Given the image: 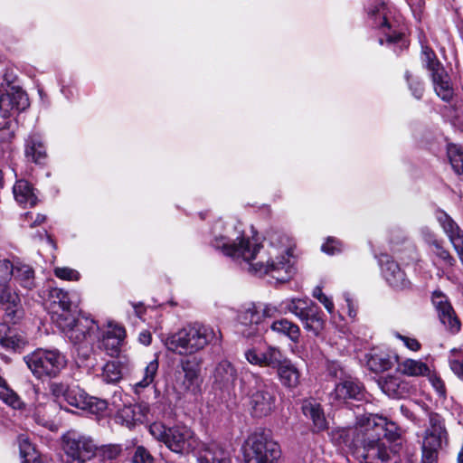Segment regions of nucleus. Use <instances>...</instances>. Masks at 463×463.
<instances>
[{
	"label": "nucleus",
	"mask_w": 463,
	"mask_h": 463,
	"mask_svg": "<svg viewBox=\"0 0 463 463\" xmlns=\"http://www.w3.org/2000/svg\"><path fill=\"white\" fill-rule=\"evenodd\" d=\"M56 410V405L53 402H38L34 407L33 417L37 424L51 428L53 424Z\"/></svg>",
	"instance_id": "obj_28"
},
{
	"label": "nucleus",
	"mask_w": 463,
	"mask_h": 463,
	"mask_svg": "<svg viewBox=\"0 0 463 463\" xmlns=\"http://www.w3.org/2000/svg\"><path fill=\"white\" fill-rule=\"evenodd\" d=\"M410 88L412 90V94L416 99H420L423 94V87L422 84L419 81L410 83Z\"/></svg>",
	"instance_id": "obj_64"
},
{
	"label": "nucleus",
	"mask_w": 463,
	"mask_h": 463,
	"mask_svg": "<svg viewBox=\"0 0 463 463\" xmlns=\"http://www.w3.org/2000/svg\"><path fill=\"white\" fill-rule=\"evenodd\" d=\"M434 90L436 94L445 101H449L453 95L454 90L450 80V77L445 69L434 72L431 75Z\"/></svg>",
	"instance_id": "obj_26"
},
{
	"label": "nucleus",
	"mask_w": 463,
	"mask_h": 463,
	"mask_svg": "<svg viewBox=\"0 0 463 463\" xmlns=\"http://www.w3.org/2000/svg\"><path fill=\"white\" fill-rule=\"evenodd\" d=\"M251 377L254 385L247 393L251 413L258 418L268 416L275 408L276 396L273 386L257 373H252Z\"/></svg>",
	"instance_id": "obj_7"
},
{
	"label": "nucleus",
	"mask_w": 463,
	"mask_h": 463,
	"mask_svg": "<svg viewBox=\"0 0 463 463\" xmlns=\"http://www.w3.org/2000/svg\"><path fill=\"white\" fill-rule=\"evenodd\" d=\"M271 331L279 335L287 336L295 344L299 342L300 328L299 326L287 318L275 320L270 326Z\"/></svg>",
	"instance_id": "obj_30"
},
{
	"label": "nucleus",
	"mask_w": 463,
	"mask_h": 463,
	"mask_svg": "<svg viewBox=\"0 0 463 463\" xmlns=\"http://www.w3.org/2000/svg\"><path fill=\"white\" fill-rule=\"evenodd\" d=\"M212 245L236 261L249 264V271L257 276L270 275L279 282H286L295 273L292 259L295 243L286 234L273 232L265 247L255 238L236 235L232 225L222 220L212 228Z\"/></svg>",
	"instance_id": "obj_1"
},
{
	"label": "nucleus",
	"mask_w": 463,
	"mask_h": 463,
	"mask_svg": "<svg viewBox=\"0 0 463 463\" xmlns=\"http://www.w3.org/2000/svg\"><path fill=\"white\" fill-rule=\"evenodd\" d=\"M122 366L119 362L110 361L104 364L100 378L106 383H117L122 379Z\"/></svg>",
	"instance_id": "obj_41"
},
{
	"label": "nucleus",
	"mask_w": 463,
	"mask_h": 463,
	"mask_svg": "<svg viewBox=\"0 0 463 463\" xmlns=\"http://www.w3.org/2000/svg\"><path fill=\"white\" fill-rule=\"evenodd\" d=\"M430 250L441 261L443 265L447 267H452L454 265V258L451 256L449 251L443 247L441 241H433Z\"/></svg>",
	"instance_id": "obj_47"
},
{
	"label": "nucleus",
	"mask_w": 463,
	"mask_h": 463,
	"mask_svg": "<svg viewBox=\"0 0 463 463\" xmlns=\"http://www.w3.org/2000/svg\"><path fill=\"white\" fill-rule=\"evenodd\" d=\"M148 430L155 439L163 442L172 452L180 455L197 451L202 443L194 432L185 425L166 427L161 422H154L149 425Z\"/></svg>",
	"instance_id": "obj_4"
},
{
	"label": "nucleus",
	"mask_w": 463,
	"mask_h": 463,
	"mask_svg": "<svg viewBox=\"0 0 463 463\" xmlns=\"http://www.w3.org/2000/svg\"><path fill=\"white\" fill-rule=\"evenodd\" d=\"M0 400L14 410H23L25 403L0 375Z\"/></svg>",
	"instance_id": "obj_35"
},
{
	"label": "nucleus",
	"mask_w": 463,
	"mask_h": 463,
	"mask_svg": "<svg viewBox=\"0 0 463 463\" xmlns=\"http://www.w3.org/2000/svg\"><path fill=\"white\" fill-rule=\"evenodd\" d=\"M196 454L198 463H232L229 451L215 440L202 442Z\"/></svg>",
	"instance_id": "obj_19"
},
{
	"label": "nucleus",
	"mask_w": 463,
	"mask_h": 463,
	"mask_svg": "<svg viewBox=\"0 0 463 463\" xmlns=\"http://www.w3.org/2000/svg\"><path fill=\"white\" fill-rule=\"evenodd\" d=\"M137 408L133 405H124L117 411L116 421L131 428L135 425L136 421L140 420L137 416Z\"/></svg>",
	"instance_id": "obj_42"
},
{
	"label": "nucleus",
	"mask_w": 463,
	"mask_h": 463,
	"mask_svg": "<svg viewBox=\"0 0 463 463\" xmlns=\"http://www.w3.org/2000/svg\"><path fill=\"white\" fill-rule=\"evenodd\" d=\"M25 156L36 163L40 164L45 158V149L42 139L38 135H31L25 142Z\"/></svg>",
	"instance_id": "obj_32"
},
{
	"label": "nucleus",
	"mask_w": 463,
	"mask_h": 463,
	"mask_svg": "<svg viewBox=\"0 0 463 463\" xmlns=\"http://www.w3.org/2000/svg\"><path fill=\"white\" fill-rule=\"evenodd\" d=\"M52 308V319L59 325L62 318H68L73 316L71 313V301L68 292L61 288H52L50 292Z\"/></svg>",
	"instance_id": "obj_22"
},
{
	"label": "nucleus",
	"mask_w": 463,
	"mask_h": 463,
	"mask_svg": "<svg viewBox=\"0 0 463 463\" xmlns=\"http://www.w3.org/2000/svg\"><path fill=\"white\" fill-rule=\"evenodd\" d=\"M365 12L372 25L385 36L389 43H398L403 35V24L397 10L384 0H367Z\"/></svg>",
	"instance_id": "obj_3"
},
{
	"label": "nucleus",
	"mask_w": 463,
	"mask_h": 463,
	"mask_svg": "<svg viewBox=\"0 0 463 463\" xmlns=\"http://www.w3.org/2000/svg\"><path fill=\"white\" fill-rule=\"evenodd\" d=\"M279 364L272 366L277 369L278 376L285 387L296 388L299 383L300 373L292 362L280 352Z\"/></svg>",
	"instance_id": "obj_23"
},
{
	"label": "nucleus",
	"mask_w": 463,
	"mask_h": 463,
	"mask_svg": "<svg viewBox=\"0 0 463 463\" xmlns=\"http://www.w3.org/2000/svg\"><path fill=\"white\" fill-rule=\"evenodd\" d=\"M54 275L63 280L78 281L80 274L78 270L68 267H57L53 270Z\"/></svg>",
	"instance_id": "obj_53"
},
{
	"label": "nucleus",
	"mask_w": 463,
	"mask_h": 463,
	"mask_svg": "<svg viewBox=\"0 0 463 463\" xmlns=\"http://www.w3.org/2000/svg\"><path fill=\"white\" fill-rule=\"evenodd\" d=\"M86 403V409H83V411L95 415L102 414L108 408V402L105 400L90 395Z\"/></svg>",
	"instance_id": "obj_50"
},
{
	"label": "nucleus",
	"mask_w": 463,
	"mask_h": 463,
	"mask_svg": "<svg viewBox=\"0 0 463 463\" xmlns=\"http://www.w3.org/2000/svg\"><path fill=\"white\" fill-rule=\"evenodd\" d=\"M436 218L463 264V231L458 223L443 211H439Z\"/></svg>",
	"instance_id": "obj_18"
},
{
	"label": "nucleus",
	"mask_w": 463,
	"mask_h": 463,
	"mask_svg": "<svg viewBox=\"0 0 463 463\" xmlns=\"http://www.w3.org/2000/svg\"><path fill=\"white\" fill-rule=\"evenodd\" d=\"M451 370L460 377H463V356L449 361Z\"/></svg>",
	"instance_id": "obj_62"
},
{
	"label": "nucleus",
	"mask_w": 463,
	"mask_h": 463,
	"mask_svg": "<svg viewBox=\"0 0 463 463\" xmlns=\"http://www.w3.org/2000/svg\"><path fill=\"white\" fill-rule=\"evenodd\" d=\"M181 370L175 374V389L181 395L196 396L201 392L200 368L189 359L180 362Z\"/></svg>",
	"instance_id": "obj_11"
},
{
	"label": "nucleus",
	"mask_w": 463,
	"mask_h": 463,
	"mask_svg": "<svg viewBox=\"0 0 463 463\" xmlns=\"http://www.w3.org/2000/svg\"><path fill=\"white\" fill-rule=\"evenodd\" d=\"M367 366L373 372L378 373L390 369L392 362L389 354L383 352L373 351L367 355Z\"/></svg>",
	"instance_id": "obj_36"
},
{
	"label": "nucleus",
	"mask_w": 463,
	"mask_h": 463,
	"mask_svg": "<svg viewBox=\"0 0 463 463\" xmlns=\"http://www.w3.org/2000/svg\"><path fill=\"white\" fill-rule=\"evenodd\" d=\"M13 193L15 200L21 205L34 206L37 197L33 193L32 185L25 180H18L14 185Z\"/></svg>",
	"instance_id": "obj_29"
},
{
	"label": "nucleus",
	"mask_w": 463,
	"mask_h": 463,
	"mask_svg": "<svg viewBox=\"0 0 463 463\" xmlns=\"http://www.w3.org/2000/svg\"><path fill=\"white\" fill-rule=\"evenodd\" d=\"M280 448L264 433L254 432L244 446L245 463H280Z\"/></svg>",
	"instance_id": "obj_6"
},
{
	"label": "nucleus",
	"mask_w": 463,
	"mask_h": 463,
	"mask_svg": "<svg viewBox=\"0 0 463 463\" xmlns=\"http://www.w3.org/2000/svg\"><path fill=\"white\" fill-rule=\"evenodd\" d=\"M357 424L364 427L365 431L375 430L378 436L383 435L384 440L395 441L399 437V429L394 422L377 414H364L357 418Z\"/></svg>",
	"instance_id": "obj_14"
},
{
	"label": "nucleus",
	"mask_w": 463,
	"mask_h": 463,
	"mask_svg": "<svg viewBox=\"0 0 463 463\" xmlns=\"http://www.w3.org/2000/svg\"><path fill=\"white\" fill-rule=\"evenodd\" d=\"M222 340L220 329L201 323H190L168 334L163 343L168 351L180 355H193L209 345Z\"/></svg>",
	"instance_id": "obj_2"
},
{
	"label": "nucleus",
	"mask_w": 463,
	"mask_h": 463,
	"mask_svg": "<svg viewBox=\"0 0 463 463\" xmlns=\"http://www.w3.org/2000/svg\"><path fill=\"white\" fill-rule=\"evenodd\" d=\"M61 439L67 459L90 460L96 457L97 445L91 437L69 430L63 434Z\"/></svg>",
	"instance_id": "obj_10"
},
{
	"label": "nucleus",
	"mask_w": 463,
	"mask_h": 463,
	"mask_svg": "<svg viewBox=\"0 0 463 463\" xmlns=\"http://www.w3.org/2000/svg\"><path fill=\"white\" fill-rule=\"evenodd\" d=\"M16 122L9 120L0 128V142H9L14 136Z\"/></svg>",
	"instance_id": "obj_56"
},
{
	"label": "nucleus",
	"mask_w": 463,
	"mask_h": 463,
	"mask_svg": "<svg viewBox=\"0 0 463 463\" xmlns=\"http://www.w3.org/2000/svg\"><path fill=\"white\" fill-rule=\"evenodd\" d=\"M282 314L280 307H276L270 304L265 305L262 309L261 317H274L277 315Z\"/></svg>",
	"instance_id": "obj_61"
},
{
	"label": "nucleus",
	"mask_w": 463,
	"mask_h": 463,
	"mask_svg": "<svg viewBox=\"0 0 463 463\" xmlns=\"http://www.w3.org/2000/svg\"><path fill=\"white\" fill-rule=\"evenodd\" d=\"M14 265L6 259L0 260V288L8 286V282L14 274Z\"/></svg>",
	"instance_id": "obj_51"
},
{
	"label": "nucleus",
	"mask_w": 463,
	"mask_h": 463,
	"mask_svg": "<svg viewBox=\"0 0 463 463\" xmlns=\"http://www.w3.org/2000/svg\"><path fill=\"white\" fill-rule=\"evenodd\" d=\"M382 391L390 397L397 398L403 393L402 381L395 375H388L378 382Z\"/></svg>",
	"instance_id": "obj_38"
},
{
	"label": "nucleus",
	"mask_w": 463,
	"mask_h": 463,
	"mask_svg": "<svg viewBox=\"0 0 463 463\" xmlns=\"http://www.w3.org/2000/svg\"><path fill=\"white\" fill-rule=\"evenodd\" d=\"M362 388L360 384L352 380H345L335 385V390L330 393V399L341 404L347 399H359Z\"/></svg>",
	"instance_id": "obj_25"
},
{
	"label": "nucleus",
	"mask_w": 463,
	"mask_h": 463,
	"mask_svg": "<svg viewBox=\"0 0 463 463\" xmlns=\"http://www.w3.org/2000/svg\"><path fill=\"white\" fill-rule=\"evenodd\" d=\"M237 378V369L232 362L222 359L216 364L213 372V383L217 389L229 392L234 388Z\"/></svg>",
	"instance_id": "obj_17"
},
{
	"label": "nucleus",
	"mask_w": 463,
	"mask_h": 463,
	"mask_svg": "<svg viewBox=\"0 0 463 463\" xmlns=\"http://www.w3.org/2000/svg\"><path fill=\"white\" fill-rule=\"evenodd\" d=\"M431 300L438 312L440 322L451 333H458L460 330V322L457 317L448 297L440 290H435L432 294Z\"/></svg>",
	"instance_id": "obj_15"
},
{
	"label": "nucleus",
	"mask_w": 463,
	"mask_h": 463,
	"mask_svg": "<svg viewBox=\"0 0 463 463\" xmlns=\"http://www.w3.org/2000/svg\"><path fill=\"white\" fill-rule=\"evenodd\" d=\"M96 456L102 463H123L124 453L119 444H106L97 446Z\"/></svg>",
	"instance_id": "obj_31"
},
{
	"label": "nucleus",
	"mask_w": 463,
	"mask_h": 463,
	"mask_svg": "<svg viewBox=\"0 0 463 463\" xmlns=\"http://www.w3.org/2000/svg\"><path fill=\"white\" fill-rule=\"evenodd\" d=\"M18 445L22 463H41L38 452L27 437L24 435L19 436Z\"/></svg>",
	"instance_id": "obj_39"
},
{
	"label": "nucleus",
	"mask_w": 463,
	"mask_h": 463,
	"mask_svg": "<svg viewBox=\"0 0 463 463\" xmlns=\"http://www.w3.org/2000/svg\"><path fill=\"white\" fill-rule=\"evenodd\" d=\"M88 399V393L78 386H73L71 387L65 402L69 405L83 411V409H86Z\"/></svg>",
	"instance_id": "obj_45"
},
{
	"label": "nucleus",
	"mask_w": 463,
	"mask_h": 463,
	"mask_svg": "<svg viewBox=\"0 0 463 463\" xmlns=\"http://www.w3.org/2000/svg\"><path fill=\"white\" fill-rule=\"evenodd\" d=\"M303 323L304 328L317 336L321 334L325 327V319L317 312H312L310 309L300 320Z\"/></svg>",
	"instance_id": "obj_40"
},
{
	"label": "nucleus",
	"mask_w": 463,
	"mask_h": 463,
	"mask_svg": "<svg viewBox=\"0 0 463 463\" xmlns=\"http://www.w3.org/2000/svg\"><path fill=\"white\" fill-rule=\"evenodd\" d=\"M102 336H109L112 339L116 338L117 340L124 341L126 337V330L123 326L114 322H109L108 328L103 332Z\"/></svg>",
	"instance_id": "obj_54"
},
{
	"label": "nucleus",
	"mask_w": 463,
	"mask_h": 463,
	"mask_svg": "<svg viewBox=\"0 0 463 463\" xmlns=\"http://www.w3.org/2000/svg\"><path fill=\"white\" fill-rule=\"evenodd\" d=\"M301 409L303 414L312 421L313 431L320 432L327 429L328 422L320 403L313 399L305 400Z\"/></svg>",
	"instance_id": "obj_24"
},
{
	"label": "nucleus",
	"mask_w": 463,
	"mask_h": 463,
	"mask_svg": "<svg viewBox=\"0 0 463 463\" xmlns=\"http://www.w3.org/2000/svg\"><path fill=\"white\" fill-rule=\"evenodd\" d=\"M310 304L311 303H309L307 298H291L282 300L279 303V307L281 308L282 315L292 313L301 320L310 310Z\"/></svg>",
	"instance_id": "obj_27"
},
{
	"label": "nucleus",
	"mask_w": 463,
	"mask_h": 463,
	"mask_svg": "<svg viewBox=\"0 0 463 463\" xmlns=\"http://www.w3.org/2000/svg\"><path fill=\"white\" fill-rule=\"evenodd\" d=\"M157 370L158 360L156 358L146 365L142 372L141 379L134 383L133 388L136 393L148 387L154 382Z\"/></svg>",
	"instance_id": "obj_37"
},
{
	"label": "nucleus",
	"mask_w": 463,
	"mask_h": 463,
	"mask_svg": "<svg viewBox=\"0 0 463 463\" xmlns=\"http://www.w3.org/2000/svg\"><path fill=\"white\" fill-rule=\"evenodd\" d=\"M14 280L24 288L32 290L36 287L34 271L32 267L26 264H17L14 266Z\"/></svg>",
	"instance_id": "obj_34"
},
{
	"label": "nucleus",
	"mask_w": 463,
	"mask_h": 463,
	"mask_svg": "<svg viewBox=\"0 0 463 463\" xmlns=\"http://www.w3.org/2000/svg\"><path fill=\"white\" fill-rule=\"evenodd\" d=\"M344 297H345V300L347 304L349 317H354L356 316V310H355V305H354V300L352 299L349 293H345L344 295Z\"/></svg>",
	"instance_id": "obj_63"
},
{
	"label": "nucleus",
	"mask_w": 463,
	"mask_h": 463,
	"mask_svg": "<svg viewBox=\"0 0 463 463\" xmlns=\"http://www.w3.org/2000/svg\"><path fill=\"white\" fill-rule=\"evenodd\" d=\"M28 107V97L21 88L12 86L4 90L0 87V115L2 118H13Z\"/></svg>",
	"instance_id": "obj_12"
},
{
	"label": "nucleus",
	"mask_w": 463,
	"mask_h": 463,
	"mask_svg": "<svg viewBox=\"0 0 463 463\" xmlns=\"http://www.w3.org/2000/svg\"><path fill=\"white\" fill-rule=\"evenodd\" d=\"M392 449L383 439H367L364 443L361 463H386L391 459Z\"/></svg>",
	"instance_id": "obj_16"
},
{
	"label": "nucleus",
	"mask_w": 463,
	"mask_h": 463,
	"mask_svg": "<svg viewBox=\"0 0 463 463\" xmlns=\"http://www.w3.org/2000/svg\"><path fill=\"white\" fill-rule=\"evenodd\" d=\"M447 154L454 171L463 176V149L456 144H449Z\"/></svg>",
	"instance_id": "obj_43"
},
{
	"label": "nucleus",
	"mask_w": 463,
	"mask_h": 463,
	"mask_svg": "<svg viewBox=\"0 0 463 463\" xmlns=\"http://www.w3.org/2000/svg\"><path fill=\"white\" fill-rule=\"evenodd\" d=\"M71 387L62 383H52L50 392L56 401H65Z\"/></svg>",
	"instance_id": "obj_55"
},
{
	"label": "nucleus",
	"mask_w": 463,
	"mask_h": 463,
	"mask_svg": "<svg viewBox=\"0 0 463 463\" xmlns=\"http://www.w3.org/2000/svg\"><path fill=\"white\" fill-rule=\"evenodd\" d=\"M0 309L6 322L17 324L24 317V309L18 292L9 285L0 288Z\"/></svg>",
	"instance_id": "obj_13"
},
{
	"label": "nucleus",
	"mask_w": 463,
	"mask_h": 463,
	"mask_svg": "<svg viewBox=\"0 0 463 463\" xmlns=\"http://www.w3.org/2000/svg\"><path fill=\"white\" fill-rule=\"evenodd\" d=\"M398 370L404 375L411 377L425 376L430 373V368L421 360L407 358L398 364Z\"/></svg>",
	"instance_id": "obj_33"
},
{
	"label": "nucleus",
	"mask_w": 463,
	"mask_h": 463,
	"mask_svg": "<svg viewBox=\"0 0 463 463\" xmlns=\"http://www.w3.org/2000/svg\"><path fill=\"white\" fill-rule=\"evenodd\" d=\"M238 320L243 326L258 325L261 321V315L252 307L241 311L238 316Z\"/></svg>",
	"instance_id": "obj_48"
},
{
	"label": "nucleus",
	"mask_w": 463,
	"mask_h": 463,
	"mask_svg": "<svg viewBox=\"0 0 463 463\" xmlns=\"http://www.w3.org/2000/svg\"><path fill=\"white\" fill-rule=\"evenodd\" d=\"M394 335L411 351L417 352L421 348L420 343L414 337L402 335L400 333H395Z\"/></svg>",
	"instance_id": "obj_58"
},
{
	"label": "nucleus",
	"mask_w": 463,
	"mask_h": 463,
	"mask_svg": "<svg viewBox=\"0 0 463 463\" xmlns=\"http://www.w3.org/2000/svg\"><path fill=\"white\" fill-rule=\"evenodd\" d=\"M24 362L38 380L54 378L66 366L65 355L58 349L37 348L24 356Z\"/></svg>",
	"instance_id": "obj_5"
},
{
	"label": "nucleus",
	"mask_w": 463,
	"mask_h": 463,
	"mask_svg": "<svg viewBox=\"0 0 463 463\" xmlns=\"http://www.w3.org/2000/svg\"><path fill=\"white\" fill-rule=\"evenodd\" d=\"M124 341L110 338L109 336H101L99 347L103 349L109 355L115 356L119 351Z\"/></svg>",
	"instance_id": "obj_49"
},
{
	"label": "nucleus",
	"mask_w": 463,
	"mask_h": 463,
	"mask_svg": "<svg viewBox=\"0 0 463 463\" xmlns=\"http://www.w3.org/2000/svg\"><path fill=\"white\" fill-rule=\"evenodd\" d=\"M156 459L144 446H137L131 458V463H155Z\"/></svg>",
	"instance_id": "obj_52"
},
{
	"label": "nucleus",
	"mask_w": 463,
	"mask_h": 463,
	"mask_svg": "<svg viewBox=\"0 0 463 463\" xmlns=\"http://www.w3.org/2000/svg\"><path fill=\"white\" fill-rule=\"evenodd\" d=\"M421 59L427 69L431 72V75L444 69L433 50L428 46L422 47Z\"/></svg>",
	"instance_id": "obj_46"
},
{
	"label": "nucleus",
	"mask_w": 463,
	"mask_h": 463,
	"mask_svg": "<svg viewBox=\"0 0 463 463\" xmlns=\"http://www.w3.org/2000/svg\"><path fill=\"white\" fill-rule=\"evenodd\" d=\"M380 261L383 277L392 288L402 290L410 287L411 283L406 279L405 273L393 260L383 256Z\"/></svg>",
	"instance_id": "obj_20"
},
{
	"label": "nucleus",
	"mask_w": 463,
	"mask_h": 463,
	"mask_svg": "<svg viewBox=\"0 0 463 463\" xmlns=\"http://www.w3.org/2000/svg\"><path fill=\"white\" fill-rule=\"evenodd\" d=\"M448 441V432L444 420L437 413L430 415V428L426 430L422 441V463H433L438 450Z\"/></svg>",
	"instance_id": "obj_9"
},
{
	"label": "nucleus",
	"mask_w": 463,
	"mask_h": 463,
	"mask_svg": "<svg viewBox=\"0 0 463 463\" xmlns=\"http://www.w3.org/2000/svg\"><path fill=\"white\" fill-rule=\"evenodd\" d=\"M349 430L336 429L331 432V439L338 445H347L349 442Z\"/></svg>",
	"instance_id": "obj_57"
},
{
	"label": "nucleus",
	"mask_w": 463,
	"mask_h": 463,
	"mask_svg": "<svg viewBox=\"0 0 463 463\" xmlns=\"http://www.w3.org/2000/svg\"><path fill=\"white\" fill-rule=\"evenodd\" d=\"M321 250L329 255H334L341 250V243L337 240L330 238L322 245Z\"/></svg>",
	"instance_id": "obj_60"
},
{
	"label": "nucleus",
	"mask_w": 463,
	"mask_h": 463,
	"mask_svg": "<svg viewBox=\"0 0 463 463\" xmlns=\"http://www.w3.org/2000/svg\"><path fill=\"white\" fill-rule=\"evenodd\" d=\"M425 376L429 377V381L433 386V388L436 390V392L439 393V395L443 396L445 395L446 389L443 381L440 379L439 375H437L435 373H431L430 371V373H427Z\"/></svg>",
	"instance_id": "obj_59"
},
{
	"label": "nucleus",
	"mask_w": 463,
	"mask_h": 463,
	"mask_svg": "<svg viewBox=\"0 0 463 463\" xmlns=\"http://www.w3.org/2000/svg\"><path fill=\"white\" fill-rule=\"evenodd\" d=\"M57 326L74 345L91 344L99 329L92 318L83 316L62 318Z\"/></svg>",
	"instance_id": "obj_8"
},
{
	"label": "nucleus",
	"mask_w": 463,
	"mask_h": 463,
	"mask_svg": "<svg viewBox=\"0 0 463 463\" xmlns=\"http://www.w3.org/2000/svg\"><path fill=\"white\" fill-rule=\"evenodd\" d=\"M26 344V339L19 335H3L0 334V348L4 350L19 352Z\"/></svg>",
	"instance_id": "obj_44"
},
{
	"label": "nucleus",
	"mask_w": 463,
	"mask_h": 463,
	"mask_svg": "<svg viewBox=\"0 0 463 463\" xmlns=\"http://www.w3.org/2000/svg\"><path fill=\"white\" fill-rule=\"evenodd\" d=\"M280 352L279 348L271 345L268 346L265 351L250 348L245 351L244 357L252 365L272 368L275 364H279Z\"/></svg>",
	"instance_id": "obj_21"
}]
</instances>
